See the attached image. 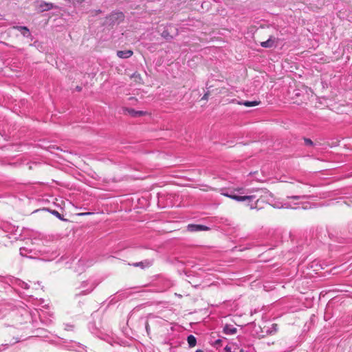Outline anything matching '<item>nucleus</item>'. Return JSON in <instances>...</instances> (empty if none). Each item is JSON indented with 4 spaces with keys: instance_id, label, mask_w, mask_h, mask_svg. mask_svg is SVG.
Masks as SVG:
<instances>
[{
    "instance_id": "1",
    "label": "nucleus",
    "mask_w": 352,
    "mask_h": 352,
    "mask_svg": "<svg viewBox=\"0 0 352 352\" xmlns=\"http://www.w3.org/2000/svg\"><path fill=\"white\" fill-rule=\"evenodd\" d=\"M221 195L237 201H251L255 198L254 195L239 196L236 195L228 194L226 192H222Z\"/></svg>"
},
{
    "instance_id": "2",
    "label": "nucleus",
    "mask_w": 352,
    "mask_h": 352,
    "mask_svg": "<svg viewBox=\"0 0 352 352\" xmlns=\"http://www.w3.org/2000/svg\"><path fill=\"white\" fill-rule=\"evenodd\" d=\"M257 41L260 43L261 45L265 48H270L276 45V38L270 36L267 40H264L260 37H258Z\"/></svg>"
},
{
    "instance_id": "3",
    "label": "nucleus",
    "mask_w": 352,
    "mask_h": 352,
    "mask_svg": "<svg viewBox=\"0 0 352 352\" xmlns=\"http://www.w3.org/2000/svg\"><path fill=\"white\" fill-rule=\"evenodd\" d=\"M209 228L203 225L190 224L188 226V230L190 232H199L208 230Z\"/></svg>"
},
{
    "instance_id": "4",
    "label": "nucleus",
    "mask_w": 352,
    "mask_h": 352,
    "mask_svg": "<svg viewBox=\"0 0 352 352\" xmlns=\"http://www.w3.org/2000/svg\"><path fill=\"white\" fill-rule=\"evenodd\" d=\"M53 3H47L45 1H41L40 4L38 5V10L40 12H45L50 10L54 8H56Z\"/></svg>"
},
{
    "instance_id": "5",
    "label": "nucleus",
    "mask_w": 352,
    "mask_h": 352,
    "mask_svg": "<svg viewBox=\"0 0 352 352\" xmlns=\"http://www.w3.org/2000/svg\"><path fill=\"white\" fill-rule=\"evenodd\" d=\"M130 78L133 80L136 85H142L144 83L141 74L138 72H135L130 76Z\"/></svg>"
},
{
    "instance_id": "6",
    "label": "nucleus",
    "mask_w": 352,
    "mask_h": 352,
    "mask_svg": "<svg viewBox=\"0 0 352 352\" xmlns=\"http://www.w3.org/2000/svg\"><path fill=\"white\" fill-rule=\"evenodd\" d=\"M13 29L18 30L23 36L28 37L30 36V30L25 26H14Z\"/></svg>"
},
{
    "instance_id": "7",
    "label": "nucleus",
    "mask_w": 352,
    "mask_h": 352,
    "mask_svg": "<svg viewBox=\"0 0 352 352\" xmlns=\"http://www.w3.org/2000/svg\"><path fill=\"white\" fill-rule=\"evenodd\" d=\"M131 50H119L117 52V56L120 58H127L133 55Z\"/></svg>"
},
{
    "instance_id": "8",
    "label": "nucleus",
    "mask_w": 352,
    "mask_h": 352,
    "mask_svg": "<svg viewBox=\"0 0 352 352\" xmlns=\"http://www.w3.org/2000/svg\"><path fill=\"white\" fill-rule=\"evenodd\" d=\"M236 328L232 325L226 324L223 328V332L228 335H232L236 333Z\"/></svg>"
},
{
    "instance_id": "9",
    "label": "nucleus",
    "mask_w": 352,
    "mask_h": 352,
    "mask_svg": "<svg viewBox=\"0 0 352 352\" xmlns=\"http://www.w3.org/2000/svg\"><path fill=\"white\" fill-rule=\"evenodd\" d=\"M126 111L133 117H140L146 115V112L142 111H135L133 109H128Z\"/></svg>"
},
{
    "instance_id": "10",
    "label": "nucleus",
    "mask_w": 352,
    "mask_h": 352,
    "mask_svg": "<svg viewBox=\"0 0 352 352\" xmlns=\"http://www.w3.org/2000/svg\"><path fill=\"white\" fill-rule=\"evenodd\" d=\"M111 17L113 20H118L120 22L123 21L124 19V15L122 12L113 13L111 15Z\"/></svg>"
},
{
    "instance_id": "11",
    "label": "nucleus",
    "mask_w": 352,
    "mask_h": 352,
    "mask_svg": "<svg viewBox=\"0 0 352 352\" xmlns=\"http://www.w3.org/2000/svg\"><path fill=\"white\" fill-rule=\"evenodd\" d=\"M132 265L134 267H140L144 269L145 267H149L151 265V263L148 261H145L133 263Z\"/></svg>"
},
{
    "instance_id": "12",
    "label": "nucleus",
    "mask_w": 352,
    "mask_h": 352,
    "mask_svg": "<svg viewBox=\"0 0 352 352\" xmlns=\"http://www.w3.org/2000/svg\"><path fill=\"white\" fill-rule=\"evenodd\" d=\"M187 341H188V345L190 347H193L196 345L197 340H196L195 337L192 335H190L189 336H188Z\"/></svg>"
},
{
    "instance_id": "13",
    "label": "nucleus",
    "mask_w": 352,
    "mask_h": 352,
    "mask_svg": "<svg viewBox=\"0 0 352 352\" xmlns=\"http://www.w3.org/2000/svg\"><path fill=\"white\" fill-rule=\"evenodd\" d=\"M260 103H261V101L254 100V101H251V102L250 101H245L242 104L247 107H255L256 105H258Z\"/></svg>"
},
{
    "instance_id": "14",
    "label": "nucleus",
    "mask_w": 352,
    "mask_h": 352,
    "mask_svg": "<svg viewBox=\"0 0 352 352\" xmlns=\"http://www.w3.org/2000/svg\"><path fill=\"white\" fill-rule=\"evenodd\" d=\"M225 350L226 352H237L239 348L236 346V345L232 344L230 346H226L225 347Z\"/></svg>"
},
{
    "instance_id": "15",
    "label": "nucleus",
    "mask_w": 352,
    "mask_h": 352,
    "mask_svg": "<svg viewBox=\"0 0 352 352\" xmlns=\"http://www.w3.org/2000/svg\"><path fill=\"white\" fill-rule=\"evenodd\" d=\"M53 215L56 216L57 218H58L59 219L62 220V221H66L65 219H64L62 215L56 210H49Z\"/></svg>"
},
{
    "instance_id": "16",
    "label": "nucleus",
    "mask_w": 352,
    "mask_h": 352,
    "mask_svg": "<svg viewBox=\"0 0 352 352\" xmlns=\"http://www.w3.org/2000/svg\"><path fill=\"white\" fill-rule=\"evenodd\" d=\"M304 141H305V143L306 145H308V146H312L313 145V142L311 141V140H310L309 138H305Z\"/></svg>"
},
{
    "instance_id": "17",
    "label": "nucleus",
    "mask_w": 352,
    "mask_h": 352,
    "mask_svg": "<svg viewBox=\"0 0 352 352\" xmlns=\"http://www.w3.org/2000/svg\"><path fill=\"white\" fill-rule=\"evenodd\" d=\"M210 93L208 91L206 92L202 97L201 100H208L209 98Z\"/></svg>"
},
{
    "instance_id": "18",
    "label": "nucleus",
    "mask_w": 352,
    "mask_h": 352,
    "mask_svg": "<svg viewBox=\"0 0 352 352\" xmlns=\"http://www.w3.org/2000/svg\"><path fill=\"white\" fill-rule=\"evenodd\" d=\"M93 213L92 212H81V213H79L78 215L79 216H88V215H91Z\"/></svg>"
},
{
    "instance_id": "19",
    "label": "nucleus",
    "mask_w": 352,
    "mask_h": 352,
    "mask_svg": "<svg viewBox=\"0 0 352 352\" xmlns=\"http://www.w3.org/2000/svg\"><path fill=\"white\" fill-rule=\"evenodd\" d=\"M287 198L288 199H293L298 200V199H299L300 197H298V196H292V197H288Z\"/></svg>"
},
{
    "instance_id": "20",
    "label": "nucleus",
    "mask_w": 352,
    "mask_h": 352,
    "mask_svg": "<svg viewBox=\"0 0 352 352\" xmlns=\"http://www.w3.org/2000/svg\"><path fill=\"white\" fill-rule=\"evenodd\" d=\"M304 102V99L296 100L295 101V102H296V103H298V104H300V103H302V102Z\"/></svg>"
},
{
    "instance_id": "21",
    "label": "nucleus",
    "mask_w": 352,
    "mask_h": 352,
    "mask_svg": "<svg viewBox=\"0 0 352 352\" xmlns=\"http://www.w3.org/2000/svg\"><path fill=\"white\" fill-rule=\"evenodd\" d=\"M243 190V188H236V189H234V191H237V192H242Z\"/></svg>"
},
{
    "instance_id": "22",
    "label": "nucleus",
    "mask_w": 352,
    "mask_h": 352,
    "mask_svg": "<svg viewBox=\"0 0 352 352\" xmlns=\"http://www.w3.org/2000/svg\"><path fill=\"white\" fill-rule=\"evenodd\" d=\"M296 96H301V94L300 93V91H298L296 93Z\"/></svg>"
},
{
    "instance_id": "23",
    "label": "nucleus",
    "mask_w": 352,
    "mask_h": 352,
    "mask_svg": "<svg viewBox=\"0 0 352 352\" xmlns=\"http://www.w3.org/2000/svg\"><path fill=\"white\" fill-rule=\"evenodd\" d=\"M76 89H77L78 91H80L82 89H81V87H78H78H76Z\"/></svg>"
},
{
    "instance_id": "24",
    "label": "nucleus",
    "mask_w": 352,
    "mask_h": 352,
    "mask_svg": "<svg viewBox=\"0 0 352 352\" xmlns=\"http://www.w3.org/2000/svg\"><path fill=\"white\" fill-rule=\"evenodd\" d=\"M195 352H204L202 350L198 349Z\"/></svg>"
},
{
    "instance_id": "25",
    "label": "nucleus",
    "mask_w": 352,
    "mask_h": 352,
    "mask_svg": "<svg viewBox=\"0 0 352 352\" xmlns=\"http://www.w3.org/2000/svg\"><path fill=\"white\" fill-rule=\"evenodd\" d=\"M238 351H239V352H244L243 349H239Z\"/></svg>"
},
{
    "instance_id": "26",
    "label": "nucleus",
    "mask_w": 352,
    "mask_h": 352,
    "mask_svg": "<svg viewBox=\"0 0 352 352\" xmlns=\"http://www.w3.org/2000/svg\"><path fill=\"white\" fill-rule=\"evenodd\" d=\"M148 323H147V324H146V329H148Z\"/></svg>"
}]
</instances>
